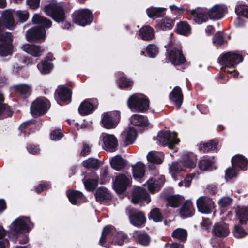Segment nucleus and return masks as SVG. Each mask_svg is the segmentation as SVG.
I'll use <instances>...</instances> for the list:
<instances>
[{"instance_id": "1", "label": "nucleus", "mask_w": 248, "mask_h": 248, "mask_svg": "<svg viewBox=\"0 0 248 248\" xmlns=\"http://www.w3.org/2000/svg\"><path fill=\"white\" fill-rule=\"evenodd\" d=\"M127 238L126 234L118 232L113 226L108 225L103 228L99 243L102 247L109 248L110 244L122 246Z\"/></svg>"}, {"instance_id": "2", "label": "nucleus", "mask_w": 248, "mask_h": 248, "mask_svg": "<svg viewBox=\"0 0 248 248\" xmlns=\"http://www.w3.org/2000/svg\"><path fill=\"white\" fill-rule=\"evenodd\" d=\"M33 226L34 224L30 220L29 217H19L11 224L8 236L13 237L14 240L16 241L20 234L29 232Z\"/></svg>"}, {"instance_id": "3", "label": "nucleus", "mask_w": 248, "mask_h": 248, "mask_svg": "<svg viewBox=\"0 0 248 248\" xmlns=\"http://www.w3.org/2000/svg\"><path fill=\"white\" fill-rule=\"evenodd\" d=\"M244 60L242 55L236 51H228L220 55L218 58V62L223 66L221 69L226 73H231L227 68H235V66Z\"/></svg>"}, {"instance_id": "4", "label": "nucleus", "mask_w": 248, "mask_h": 248, "mask_svg": "<svg viewBox=\"0 0 248 248\" xmlns=\"http://www.w3.org/2000/svg\"><path fill=\"white\" fill-rule=\"evenodd\" d=\"M150 101L144 95L135 93L127 100V106L132 112L145 113L149 109Z\"/></svg>"}, {"instance_id": "5", "label": "nucleus", "mask_w": 248, "mask_h": 248, "mask_svg": "<svg viewBox=\"0 0 248 248\" xmlns=\"http://www.w3.org/2000/svg\"><path fill=\"white\" fill-rule=\"evenodd\" d=\"M236 216L239 223L234 226L232 233L235 238H244L248 234V232L242 227L243 225H246L248 221V207H238Z\"/></svg>"}, {"instance_id": "6", "label": "nucleus", "mask_w": 248, "mask_h": 248, "mask_svg": "<svg viewBox=\"0 0 248 248\" xmlns=\"http://www.w3.org/2000/svg\"><path fill=\"white\" fill-rule=\"evenodd\" d=\"M43 10L47 16L58 23L66 19L65 9L57 3H49L44 6Z\"/></svg>"}, {"instance_id": "7", "label": "nucleus", "mask_w": 248, "mask_h": 248, "mask_svg": "<svg viewBox=\"0 0 248 248\" xmlns=\"http://www.w3.org/2000/svg\"><path fill=\"white\" fill-rule=\"evenodd\" d=\"M177 137L178 134L175 132L171 133L170 130H162L158 133L157 139L160 144L164 147L168 146L170 149L175 150V152H177V148L175 146L180 142Z\"/></svg>"}, {"instance_id": "8", "label": "nucleus", "mask_w": 248, "mask_h": 248, "mask_svg": "<svg viewBox=\"0 0 248 248\" xmlns=\"http://www.w3.org/2000/svg\"><path fill=\"white\" fill-rule=\"evenodd\" d=\"M51 107L50 102L45 97H39L34 100L30 106L31 114L34 117L45 115Z\"/></svg>"}, {"instance_id": "9", "label": "nucleus", "mask_w": 248, "mask_h": 248, "mask_svg": "<svg viewBox=\"0 0 248 248\" xmlns=\"http://www.w3.org/2000/svg\"><path fill=\"white\" fill-rule=\"evenodd\" d=\"M71 16L74 23L83 27L90 25L93 20L92 11L86 8L75 11Z\"/></svg>"}, {"instance_id": "10", "label": "nucleus", "mask_w": 248, "mask_h": 248, "mask_svg": "<svg viewBox=\"0 0 248 248\" xmlns=\"http://www.w3.org/2000/svg\"><path fill=\"white\" fill-rule=\"evenodd\" d=\"M13 36L11 33H0V55L7 56L12 55L14 50Z\"/></svg>"}, {"instance_id": "11", "label": "nucleus", "mask_w": 248, "mask_h": 248, "mask_svg": "<svg viewBox=\"0 0 248 248\" xmlns=\"http://www.w3.org/2000/svg\"><path fill=\"white\" fill-rule=\"evenodd\" d=\"M121 119L119 111L104 112L101 115V124L105 128L111 129L115 128Z\"/></svg>"}, {"instance_id": "12", "label": "nucleus", "mask_w": 248, "mask_h": 248, "mask_svg": "<svg viewBox=\"0 0 248 248\" xmlns=\"http://www.w3.org/2000/svg\"><path fill=\"white\" fill-rule=\"evenodd\" d=\"M132 179L124 174H119L115 177L113 188L118 194H122L131 186Z\"/></svg>"}, {"instance_id": "13", "label": "nucleus", "mask_w": 248, "mask_h": 248, "mask_svg": "<svg viewBox=\"0 0 248 248\" xmlns=\"http://www.w3.org/2000/svg\"><path fill=\"white\" fill-rule=\"evenodd\" d=\"M128 215L130 222L133 226L141 227L145 225L146 218L143 211L133 208H130L128 211Z\"/></svg>"}, {"instance_id": "14", "label": "nucleus", "mask_w": 248, "mask_h": 248, "mask_svg": "<svg viewBox=\"0 0 248 248\" xmlns=\"http://www.w3.org/2000/svg\"><path fill=\"white\" fill-rule=\"evenodd\" d=\"M167 51L168 54V60L173 65H181L186 62V59L181 48L174 47L171 49L170 51L168 49Z\"/></svg>"}, {"instance_id": "15", "label": "nucleus", "mask_w": 248, "mask_h": 248, "mask_svg": "<svg viewBox=\"0 0 248 248\" xmlns=\"http://www.w3.org/2000/svg\"><path fill=\"white\" fill-rule=\"evenodd\" d=\"M36 122V120L33 119L27 121L20 125L18 130L24 136H28L36 131L39 130L42 126V123L41 122L37 125H35Z\"/></svg>"}, {"instance_id": "16", "label": "nucleus", "mask_w": 248, "mask_h": 248, "mask_svg": "<svg viewBox=\"0 0 248 248\" xmlns=\"http://www.w3.org/2000/svg\"><path fill=\"white\" fill-rule=\"evenodd\" d=\"M151 200L149 193L143 188L137 187L134 188L132 194V202L134 204L145 202L149 203Z\"/></svg>"}, {"instance_id": "17", "label": "nucleus", "mask_w": 248, "mask_h": 248, "mask_svg": "<svg viewBox=\"0 0 248 248\" xmlns=\"http://www.w3.org/2000/svg\"><path fill=\"white\" fill-rule=\"evenodd\" d=\"M198 211L202 213L209 214L212 212V208L214 206V202L212 198L207 197H201L196 202Z\"/></svg>"}, {"instance_id": "18", "label": "nucleus", "mask_w": 248, "mask_h": 248, "mask_svg": "<svg viewBox=\"0 0 248 248\" xmlns=\"http://www.w3.org/2000/svg\"><path fill=\"white\" fill-rule=\"evenodd\" d=\"M227 12V7L223 4H216L209 10H207V15L209 18L212 20H219Z\"/></svg>"}, {"instance_id": "19", "label": "nucleus", "mask_w": 248, "mask_h": 248, "mask_svg": "<svg viewBox=\"0 0 248 248\" xmlns=\"http://www.w3.org/2000/svg\"><path fill=\"white\" fill-rule=\"evenodd\" d=\"M72 91L65 85L58 86L56 90V98L58 101L70 103L72 101Z\"/></svg>"}, {"instance_id": "20", "label": "nucleus", "mask_w": 248, "mask_h": 248, "mask_svg": "<svg viewBox=\"0 0 248 248\" xmlns=\"http://www.w3.org/2000/svg\"><path fill=\"white\" fill-rule=\"evenodd\" d=\"M46 31L43 30V31L34 26L27 30L26 37L29 42H37L45 39Z\"/></svg>"}, {"instance_id": "21", "label": "nucleus", "mask_w": 248, "mask_h": 248, "mask_svg": "<svg viewBox=\"0 0 248 248\" xmlns=\"http://www.w3.org/2000/svg\"><path fill=\"white\" fill-rule=\"evenodd\" d=\"M66 195L73 205H79L84 202L86 199L83 194L78 190L68 189L66 191Z\"/></svg>"}, {"instance_id": "22", "label": "nucleus", "mask_w": 248, "mask_h": 248, "mask_svg": "<svg viewBox=\"0 0 248 248\" xmlns=\"http://www.w3.org/2000/svg\"><path fill=\"white\" fill-rule=\"evenodd\" d=\"M32 22L34 24L38 25L36 27L42 31L43 30L46 31V30L50 28L52 25L50 19L37 14L32 17Z\"/></svg>"}, {"instance_id": "23", "label": "nucleus", "mask_w": 248, "mask_h": 248, "mask_svg": "<svg viewBox=\"0 0 248 248\" xmlns=\"http://www.w3.org/2000/svg\"><path fill=\"white\" fill-rule=\"evenodd\" d=\"M169 98L177 109H179L183 102V94L181 88L179 86H175L170 93Z\"/></svg>"}, {"instance_id": "24", "label": "nucleus", "mask_w": 248, "mask_h": 248, "mask_svg": "<svg viewBox=\"0 0 248 248\" xmlns=\"http://www.w3.org/2000/svg\"><path fill=\"white\" fill-rule=\"evenodd\" d=\"M212 233L217 237L224 238L227 237L230 233L228 224L223 222L215 223Z\"/></svg>"}, {"instance_id": "25", "label": "nucleus", "mask_w": 248, "mask_h": 248, "mask_svg": "<svg viewBox=\"0 0 248 248\" xmlns=\"http://www.w3.org/2000/svg\"><path fill=\"white\" fill-rule=\"evenodd\" d=\"M94 196L96 201L100 203L106 202L112 199L109 191L104 186H100L97 189Z\"/></svg>"}, {"instance_id": "26", "label": "nucleus", "mask_w": 248, "mask_h": 248, "mask_svg": "<svg viewBox=\"0 0 248 248\" xmlns=\"http://www.w3.org/2000/svg\"><path fill=\"white\" fill-rule=\"evenodd\" d=\"M196 155L192 152H188L183 154L180 162L185 168H194L196 166Z\"/></svg>"}, {"instance_id": "27", "label": "nucleus", "mask_w": 248, "mask_h": 248, "mask_svg": "<svg viewBox=\"0 0 248 248\" xmlns=\"http://www.w3.org/2000/svg\"><path fill=\"white\" fill-rule=\"evenodd\" d=\"M91 176L93 178H87L82 180L86 189L90 192L94 191L98 185L99 177L94 170L91 172Z\"/></svg>"}, {"instance_id": "28", "label": "nucleus", "mask_w": 248, "mask_h": 248, "mask_svg": "<svg viewBox=\"0 0 248 248\" xmlns=\"http://www.w3.org/2000/svg\"><path fill=\"white\" fill-rule=\"evenodd\" d=\"M4 97L0 93V120L11 117L14 113L12 108L7 104L4 103Z\"/></svg>"}, {"instance_id": "29", "label": "nucleus", "mask_w": 248, "mask_h": 248, "mask_svg": "<svg viewBox=\"0 0 248 248\" xmlns=\"http://www.w3.org/2000/svg\"><path fill=\"white\" fill-rule=\"evenodd\" d=\"M195 21L199 24L206 22L209 17L207 15V9L198 8L190 11Z\"/></svg>"}, {"instance_id": "30", "label": "nucleus", "mask_w": 248, "mask_h": 248, "mask_svg": "<svg viewBox=\"0 0 248 248\" xmlns=\"http://www.w3.org/2000/svg\"><path fill=\"white\" fill-rule=\"evenodd\" d=\"M194 209L192 203L190 201H186L179 209L182 218H186L192 217L194 214Z\"/></svg>"}, {"instance_id": "31", "label": "nucleus", "mask_w": 248, "mask_h": 248, "mask_svg": "<svg viewBox=\"0 0 248 248\" xmlns=\"http://www.w3.org/2000/svg\"><path fill=\"white\" fill-rule=\"evenodd\" d=\"M164 199L167 202V206L172 208L179 207L184 200V197L179 195H166Z\"/></svg>"}, {"instance_id": "32", "label": "nucleus", "mask_w": 248, "mask_h": 248, "mask_svg": "<svg viewBox=\"0 0 248 248\" xmlns=\"http://www.w3.org/2000/svg\"><path fill=\"white\" fill-rule=\"evenodd\" d=\"M2 25L6 28L11 29L16 26L13 13L10 10H5L2 14Z\"/></svg>"}, {"instance_id": "33", "label": "nucleus", "mask_w": 248, "mask_h": 248, "mask_svg": "<svg viewBox=\"0 0 248 248\" xmlns=\"http://www.w3.org/2000/svg\"><path fill=\"white\" fill-rule=\"evenodd\" d=\"M22 49L27 53L34 57H39L41 56L44 51V49L41 46L29 44L24 45L22 46Z\"/></svg>"}, {"instance_id": "34", "label": "nucleus", "mask_w": 248, "mask_h": 248, "mask_svg": "<svg viewBox=\"0 0 248 248\" xmlns=\"http://www.w3.org/2000/svg\"><path fill=\"white\" fill-rule=\"evenodd\" d=\"M248 164V160L243 155L237 154L232 158V166L240 168L241 170H246Z\"/></svg>"}, {"instance_id": "35", "label": "nucleus", "mask_w": 248, "mask_h": 248, "mask_svg": "<svg viewBox=\"0 0 248 248\" xmlns=\"http://www.w3.org/2000/svg\"><path fill=\"white\" fill-rule=\"evenodd\" d=\"M95 109V107L92 103L85 100L79 105L78 110L81 116H86L92 113Z\"/></svg>"}, {"instance_id": "36", "label": "nucleus", "mask_w": 248, "mask_h": 248, "mask_svg": "<svg viewBox=\"0 0 248 248\" xmlns=\"http://www.w3.org/2000/svg\"><path fill=\"white\" fill-rule=\"evenodd\" d=\"M14 89L16 93L21 95L24 98L29 97L32 92L31 86L25 84H19L14 86Z\"/></svg>"}, {"instance_id": "37", "label": "nucleus", "mask_w": 248, "mask_h": 248, "mask_svg": "<svg viewBox=\"0 0 248 248\" xmlns=\"http://www.w3.org/2000/svg\"><path fill=\"white\" fill-rule=\"evenodd\" d=\"M130 122L133 125L142 127L147 126L149 124L147 117L139 114L132 115Z\"/></svg>"}, {"instance_id": "38", "label": "nucleus", "mask_w": 248, "mask_h": 248, "mask_svg": "<svg viewBox=\"0 0 248 248\" xmlns=\"http://www.w3.org/2000/svg\"><path fill=\"white\" fill-rule=\"evenodd\" d=\"M127 161L120 155H116L110 160V164L112 168L119 171L124 168L126 165Z\"/></svg>"}, {"instance_id": "39", "label": "nucleus", "mask_w": 248, "mask_h": 248, "mask_svg": "<svg viewBox=\"0 0 248 248\" xmlns=\"http://www.w3.org/2000/svg\"><path fill=\"white\" fill-rule=\"evenodd\" d=\"M139 35L143 40H151L154 37V29L149 25L143 26L140 29Z\"/></svg>"}, {"instance_id": "40", "label": "nucleus", "mask_w": 248, "mask_h": 248, "mask_svg": "<svg viewBox=\"0 0 248 248\" xmlns=\"http://www.w3.org/2000/svg\"><path fill=\"white\" fill-rule=\"evenodd\" d=\"M217 145L218 140L216 139H212L207 142H201L199 145V150L201 152L207 153L214 150Z\"/></svg>"}, {"instance_id": "41", "label": "nucleus", "mask_w": 248, "mask_h": 248, "mask_svg": "<svg viewBox=\"0 0 248 248\" xmlns=\"http://www.w3.org/2000/svg\"><path fill=\"white\" fill-rule=\"evenodd\" d=\"M175 32L185 36H188L191 34V26L186 21H180L177 24L175 29Z\"/></svg>"}, {"instance_id": "42", "label": "nucleus", "mask_w": 248, "mask_h": 248, "mask_svg": "<svg viewBox=\"0 0 248 248\" xmlns=\"http://www.w3.org/2000/svg\"><path fill=\"white\" fill-rule=\"evenodd\" d=\"M117 82L119 88L121 89H131L134 84L133 81L127 78L123 72L120 74Z\"/></svg>"}, {"instance_id": "43", "label": "nucleus", "mask_w": 248, "mask_h": 248, "mask_svg": "<svg viewBox=\"0 0 248 248\" xmlns=\"http://www.w3.org/2000/svg\"><path fill=\"white\" fill-rule=\"evenodd\" d=\"M145 173V167L142 163L138 162L132 166L133 176L135 179L142 178L144 176Z\"/></svg>"}, {"instance_id": "44", "label": "nucleus", "mask_w": 248, "mask_h": 248, "mask_svg": "<svg viewBox=\"0 0 248 248\" xmlns=\"http://www.w3.org/2000/svg\"><path fill=\"white\" fill-rule=\"evenodd\" d=\"M37 68L43 75L49 74L54 68L52 63L45 59L42 60L37 65Z\"/></svg>"}, {"instance_id": "45", "label": "nucleus", "mask_w": 248, "mask_h": 248, "mask_svg": "<svg viewBox=\"0 0 248 248\" xmlns=\"http://www.w3.org/2000/svg\"><path fill=\"white\" fill-rule=\"evenodd\" d=\"M165 8L150 7L147 9L146 13L151 18L161 17L165 15Z\"/></svg>"}, {"instance_id": "46", "label": "nucleus", "mask_w": 248, "mask_h": 248, "mask_svg": "<svg viewBox=\"0 0 248 248\" xmlns=\"http://www.w3.org/2000/svg\"><path fill=\"white\" fill-rule=\"evenodd\" d=\"M103 142L108 149H115L118 145L117 138L113 135H107L103 137Z\"/></svg>"}, {"instance_id": "47", "label": "nucleus", "mask_w": 248, "mask_h": 248, "mask_svg": "<svg viewBox=\"0 0 248 248\" xmlns=\"http://www.w3.org/2000/svg\"><path fill=\"white\" fill-rule=\"evenodd\" d=\"M102 165V162L98 159L89 158L83 161L82 165L87 169H93L97 170Z\"/></svg>"}, {"instance_id": "48", "label": "nucleus", "mask_w": 248, "mask_h": 248, "mask_svg": "<svg viewBox=\"0 0 248 248\" xmlns=\"http://www.w3.org/2000/svg\"><path fill=\"white\" fill-rule=\"evenodd\" d=\"M171 236L173 238L178 239L181 242H185L187 239V232L186 229L178 228L172 232Z\"/></svg>"}, {"instance_id": "49", "label": "nucleus", "mask_w": 248, "mask_h": 248, "mask_svg": "<svg viewBox=\"0 0 248 248\" xmlns=\"http://www.w3.org/2000/svg\"><path fill=\"white\" fill-rule=\"evenodd\" d=\"M148 218L153 220L155 222L162 221L163 216L160 209L154 208L152 209L148 214Z\"/></svg>"}, {"instance_id": "50", "label": "nucleus", "mask_w": 248, "mask_h": 248, "mask_svg": "<svg viewBox=\"0 0 248 248\" xmlns=\"http://www.w3.org/2000/svg\"><path fill=\"white\" fill-rule=\"evenodd\" d=\"M136 242L142 246L147 247L150 244L151 238L146 232L140 233L136 236Z\"/></svg>"}, {"instance_id": "51", "label": "nucleus", "mask_w": 248, "mask_h": 248, "mask_svg": "<svg viewBox=\"0 0 248 248\" xmlns=\"http://www.w3.org/2000/svg\"><path fill=\"white\" fill-rule=\"evenodd\" d=\"M214 161L206 157H203L198 163L199 169L202 170H212L213 169Z\"/></svg>"}, {"instance_id": "52", "label": "nucleus", "mask_w": 248, "mask_h": 248, "mask_svg": "<svg viewBox=\"0 0 248 248\" xmlns=\"http://www.w3.org/2000/svg\"><path fill=\"white\" fill-rule=\"evenodd\" d=\"M213 43L217 47H220L225 43L227 41L225 40L223 33L221 31L216 32L212 38Z\"/></svg>"}, {"instance_id": "53", "label": "nucleus", "mask_w": 248, "mask_h": 248, "mask_svg": "<svg viewBox=\"0 0 248 248\" xmlns=\"http://www.w3.org/2000/svg\"><path fill=\"white\" fill-rule=\"evenodd\" d=\"M137 133L136 129L133 127H130L126 134L125 138V145L126 146L132 144L135 141Z\"/></svg>"}, {"instance_id": "54", "label": "nucleus", "mask_w": 248, "mask_h": 248, "mask_svg": "<svg viewBox=\"0 0 248 248\" xmlns=\"http://www.w3.org/2000/svg\"><path fill=\"white\" fill-rule=\"evenodd\" d=\"M182 166L181 162H173L169 167L170 172L175 180L177 179V173L182 170Z\"/></svg>"}, {"instance_id": "55", "label": "nucleus", "mask_w": 248, "mask_h": 248, "mask_svg": "<svg viewBox=\"0 0 248 248\" xmlns=\"http://www.w3.org/2000/svg\"><path fill=\"white\" fill-rule=\"evenodd\" d=\"M147 184L149 190L154 193L155 191H158L162 187L156 179H151L147 181Z\"/></svg>"}, {"instance_id": "56", "label": "nucleus", "mask_w": 248, "mask_h": 248, "mask_svg": "<svg viewBox=\"0 0 248 248\" xmlns=\"http://www.w3.org/2000/svg\"><path fill=\"white\" fill-rule=\"evenodd\" d=\"M174 25V20L169 18H165L158 25L159 27L162 30H170L172 28Z\"/></svg>"}, {"instance_id": "57", "label": "nucleus", "mask_w": 248, "mask_h": 248, "mask_svg": "<svg viewBox=\"0 0 248 248\" xmlns=\"http://www.w3.org/2000/svg\"><path fill=\"white\" fill-rule=\"evenodd\" d=\"M235 12L237 15L248 18V6L240 4L235 7Z\"/></svg>"}, {"instance_id": "58", "label": "nucleus", "mask_w": 248, "mask_h": 248, "mask_svg": "<svg viewBox=\"0 0 248 248\" xmlns=\"http://www.w3.org/2000/svg\"><path fill=\"white\" fill-rule=\"evenodd\" d=\"M147 160L151 163L156 164H160L162 163V159L153 152H149L147 155Z\"/></svg>"}, {"instance_id": "59", "label": "nucleus", "mask_w": 248, "mask_h": 248, "mask_svg": "<svg viewBox=\"0 0 248 248\" xmlns=\"http://www.w3.org/2000/svg\"><path fill=\"white\" fill-rule=\"evenodd\" d=\"M146 52L150 58H155L158 53V48L155 44H149L146 48Z\"/></svg>"}, {"instance_id": "60", "label": "nucleus", "mask_w": 248, "mask_h": 248, "mask_svg": "<svg viewBox=\"0 0 248 248\" xmlns=\"http://www.w3.org/2000/svg\"><path fill=\"white\" fill-rule=\"evenodd\" d=\"M110 180V177L108 168H104L100 173V184L104 185L106 183L109 182Z\"/></svg>"}, {"instance_id": "61", "label": "nucleus", "mask_w": 248, "mask_h": 248, "mask_svg": "<svg viewBox=\"0 0 248 248\" xmlns=\"http://www.w3.org/2000/svg\"><path fill=\"white\" fill-rule=\"evenodd\" d=\"M51 188V185L47 182H43L35 187V191L38 193H41L42 191Z\"/></svg>"}, {"instance_id": "62", "label": "nucleus", "mask_w": 248, "mask_h": 248, "mask_svg": "<svg viewBox=\"0 0 248 248\" xmlns=\"http://www.w3.org/2000/svg\"><path fill=\"white\" fill-rule=\"evenodd\" d=\"M63 134L60 129H57L52 130L50 134V139L53 140H60L63 137Z\"/></svg>"}, {"instance_id": "63", "label": "nucleus", "mask_w": 248, "mask_h": 248, "mask_svg": "<svg viewBox=\"0 0 248 248\" xmlns=\"http://www.w3.org/2000/svg\"><path fill=\"white\" fill-rule=\"evenodd\" d=\"M16 16L20 22L23 23L28 20L29 13L26 11H17L16 13Z\"/></svg>"}, {"instance_id": "64", "label": "nucleus", "mask_w": 248, "mask_h": 248, "mask_svg": "<svg viewBox=\"0 0 248 248\" xmlns=\"http://www.w3.org/2000/svg\"><path fill=\"white\" fill-rule=\"evenodd\" d=\"M237 169L232 167H229L226 170L225 177L226 179H231L237 176Z\"/></svg>"}]
</instances>
